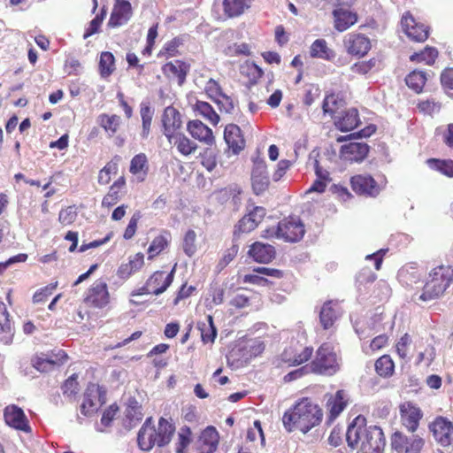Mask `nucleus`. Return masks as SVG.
Listing matches in <instances>:
<instances>
[{
    "mask_svg": "<svg viewBox=\"0 0 453 453\" xmlns=\"http://www.w3.org/2000/svg\"><path fill=\"white\" fill-rule=\"evenodd\" d=\"M346 441L352 449L359 444L362 453H384L386 445L382 429L375 425L366 426L362 416H357L348 426Z\"/></svg>",
    "mask_w": 453,
    "mask_h": 453,
    "instance_id": "f257e3e1",
    "label": "nucleus"
},
{
    "mask_svg": "<svg viewBox=\"0 0 453 453\" xmlns=\"http://www.w3.org/2000/svg\"><path fill=\"white\" fill-rule=\"evenodd\" d=\"M322 417V410L318 404L309 398H303L283 414L282 423L288 433L300 431L307 434L319 425Z\"/></svg>",
    "mask_w": 453,
    "mask_h": 453,
    "instance_id": "f03ea898",
    "label": "nucleus"
},
{
    "mask_svg": "<svg viewBox=\"0 0 453 453\" xmlns=\"http://www.w3.org/2000/svg\"><path fill=\"white\" fill-rule=\"evenodd\" d=\"M174 431V426L167 419L160 418L157 428H156L153 425V418L149 417L138 432V446L145 451L150 450L155 445L163 447L171 441Z\"/></svg>",
    "mask_w": 453,
    "mask_h": 453,
    "instance_id": "7ed1b4c3",
    "label": "nucleus"
},
{
    "mask_svg": "<svg viewBox=\"0 0 453 453\" xmlns=\"http://www.w3.org/2000/svg\"><path fill=\"white\" fill-rule=\"evenodd\" d=\"M453 282V267L450 265H439L429 273V279L426 282L423 293L419 299L430 301L439 297Z\"/></svg>",
    "mask_w": 453,
    "mask_h": 453,
    "instance_id": "20e7f679",
    "label": "nucleus"
},
{
    "mask_svg": "<svg viewBox=\"0 0 453 453\" xmlns=\"http://www.w3.org/2000/svg\"><path fill=\"white\" fill-rule=\"evenodd\" d=\"M304 226L301 219L296 217L284 219L278 223L276 227L265 230V237H276L286 242H296L304 235Z\"/></svg>",
    "mask_w": 453,
    "mask_h": 453,
    "instance_id": "39448f33",
    "label": "nucleus"
},
{
    "mask_svg": "<svg viewBox=\"0 0 453 453\" xmlns=\"http://www.w3.org/2000/svg\"><path fill=\"white\" fill-rule=\"evenodd\" d=\"M340 368L336 353L330 343H323L317 350L315 359L310 365L312 372L333 375Z\"/></svg>",
    "mask_w": 453,
    "mask_h": 453,
    "instance_id": "423d86ee",
    "label": "nucleus"
},
{
    "mask_svg": "<svg viewBox=\"0 0 453 453\" xmlns=\"http://www.w3.org/2000/svg\"><path fill=\"white\" fill-rule=\"evenodd\" d=\"M424 445L425 440L418 434L395 432L391 436V447L396 453H421Z\"/></svg>",
    "mask_w": 453,
    "mask_h": 453,
    "instance_id": "0eeeda50",
    "label": "nucleus"
},
{
    "mask_svg": "<svg viewBox=\"0 0 453 453\" xmlns=\"http://www.w3.org/2000/svg\"><path fill=\"white\" fill-rule=\"evenodd\" d=\"M84 302L95 308H104L110 303L107 284L103 280H96L88 289Z\"/></svg>",
    "mask_w": 453,
    "mask_h": 453,
    "instance_id": "6e6552de",
    "label": "nucleus"
},
{
    "mask_svg": "<svg viewBox=\"0 0 453 453\" xmlns=\"http://www.w3.org/2000/svg\"><path fill=\"white\" fill-rule=\"evenodd\" d=\"M435 441L442 447H448L453 441V424L446 418L437 417L429 425Z\"/></svg>",
    "mask_w": 453,
    "mask_h": 453,
    "instance_id": "1a4fd4ad",
    "label": "nucleus"
},
{
    "mask_svg": "<svg viewBox=\"0 0 453 453\" xmlns=\"http://www.w3.org/2000/svg\"><path fill=\"white\" fill-rule=\"evenodd\" d=\"M351 188L358 195L375 197L382 188L369 174H357L350 180Z\"/></svg>",
    "mask_w": 453,
    "mask_h": 453,
    "instance_id": "9d476101",
    "label": "nucleus"
},
{
    "mask_svg": "<svg viewBox=\"0 0 453 453\" xmlns=\"http://www.w3.org/2000/svg\"><path fill=\"white\" fill-rule=\"evenodd\" d=\"M163 133L170 143L182 126L180 113L173 106H167L162 114Z\"/></svg>",
    "mask_w": 453,
    "mask_h": 453,
    "instance_id": "9b49d317",
    "label": "nucleus"
},
{
    "mask_svg": "<svg viewBox=\"0 0 453 453\" xmlns=\"http://www.w3.org/2000/svg\"><path fill=\"white\" fill-rule=\"evenodd\" d=\"M4 418L6 424L13 428L24 432L30 431V426L23 410L17 405L6 406L4 411Z\"/></svg>",
    "mask_w": 453,
    "mask_h": 453,
    "instance_id": "f8f14e48",
    "label": "nucleus"
},
{
    "mask_svg": "<svg viewBox=\"0 0 453 453\" xmlns=\"http://www.w3.org/2000/svg\"><path fill=\"white\" fill-rule=\"evenodd\" d=\"M400 413L403 425L408 431L414 433L422 418L421 410L414 403L407 402L400 405Z\"/></svg>",
    "mask_w": 453,
    "mask_h": 453,
    "instance_id": "ddd939ff",
    "label": "nucleus"
},
{
    "mask_svg": "<svg viewBox=\"0 0 453 453\" xmlns=\"http://www.w3.org/2000/svg\"><path fill=\"white\" fill-rule=\"evenodd\" d=\"M344 45L349 54L357 57H364L371 49L370 40L360 34L348 35Z\"/></svg>",
    "mask_w": 453,
    "mask_h": 453,
    "instance_id": "4468645a",
    "label": "nucleus"
},
{
    "mask_svg": "<svg viewBox=\"0 0 453 453\" xmlns=\"http://www.w3.org/2000/svg\"><path fill=\"white\" fill-rule=\"evenodd\" d=\"M219 443V434L213 426L206 427L196 441L197 453H213Z\"/></svg>",
    "mask_w": 453,
    "mask_h": 453,
    "instance_id": "2eb2a0df",
    "label": "nucleus"
},
{
    "mask_svg": "<svg viewBox=\"0 0 453 453\" xmlns=\"http://www.w3.org/2000/svg\"><path fill=\"white\" fill-rule=\"evenodd\" d=\"M369 152V146L364 142H351L342 146L341 157L346 161L361 162Z\"/></svg>",
    "mask_w": 453,
    "mask_h": 453,
    "instance_id": "dca6fc26",
    "label": "nucleus"
},
{
    "mask_svg": "<svg viewBox=\"0 0 453 453\" xmlns=\"http://www.w3.org/2000/svg\"><path fill=\"white\" fill-rule=\"evenodd\" d=\"M251 180L252 188L257 195H260L267 189L270 181L266 173V165L264 160L254 162Z\"/></svg>",
    "mask_w": 453,
    "mask_h": 453,
    "instance_id": "f3484780",
    "label": "nucleus"
},
{
    "mask_svg": "<svg viewBox=\"0 0 453 453\" xmlns=\"http://www.w3.org/2000/svg\"><path fill=\"white\" fill-rule=\"evenodd\" d=\"M132 16L131 4L127 0H116L108 26L111 27H120L126 24Z\"/></svg>",
    "mask_w": 453,
    "mask_h": 453,
    "instance_id": "a211bd4d",
    "label": "nucleus"
},
{
    "mask_svg": "<svg viewBox=\"0 0 453 453\" xmlns=\"http://www.w3.org/2000/svg\"><path fill=\"white\" fill-rule=\"evenodd\" d=\"M402 26L405 34L416 42H424L428 37V28L423 24L416 23L411 15H404L402 19Z\"/></svg>",
    "mask_w": 453,
    "mask_h": 453,
    "instance_id": "6ab92c4d",
    "label": "nucleus"
},
{
    "mask_svg": "<svg viewBox=\"0 0 453 453\" xmlns=\"http://www.w3.org/2000/svg\"><path fill=\"white\" fill-rule=\"evenodd\" d=\"M187 129L193 138L206 145L211 146L215 142L212 130L198 119L189 121Z\"/></svg>",
    "mask_w": 453,
    "mask_h": 453,
    "instance_id": "aec40b11",
    "label": "nucleus"
},
{
    "mask_svg": "<svg viewBox=\"0 0 453 453\" xmlns=\"http://www.w3.org/2000/svg\"><path fill=\"white\" fill-rule=\"evenodd\" d=\"M224 139L234 154H238L245 147V140L241 128L235 124H228L226 126Z\"/></svg>",
    "mask_w": 453,
    "mask_h": 453,
    "instance_id": "412c9836",
    "label": "nucleus"
},
{
    "mask_svg": "<svg viewBox=\"0 0 453 453\" xmlns=\"http://www.w3.org/2000/svg\"><path fill=\"white\" fill-rule=\"evenodd\" d=\"M175 266L169 273L162 271L155 272L147 280L148 286L151 287L152 294L158 296L165 292L173 280Z\"/></svg>",
    "mask_w": 453,
    "mask_h": 453,
    "instance_id": "4be33fe9",
    "label": "nucleus"
},
{
    "mask_svg": "<svg viewBox=\"0 0 453 453\" xmlns=\"http://www.w3.org/2000/svg\"><path fill=\"white\" fill-rule=\"evenodd\" d=\"M265 216V209L256 206L250 211L238 223V230L242 233H249L254 230Z\"/></svg>",
    "mask_w": 453,
    "mask_h": 453,
    "instance_id": "5701e85b",
    "label": "nucleus"
},
{
    "mask_svg": "<svg viewBox=\"0 0 453 453\" xmlns=\"http://www.w3.org/2000/svg\"><path fill=\"white\" fill-rule=\"evenodd\" d=\"M66 358V354L59 350L55 358L45 354L35 356L32 359V365L39 372H45L50 371L56 365L63 364Z\"/></svg>",
    "mask_w": 453,
    "mask_h": 453,
    "instance_id": "b1692460",
    "label": "nucleus"
},
{
    "mask_svg": "<svg viewBox=\"0 0 453 453\" xmlns=\"http://www.w3.org/2000/svg\"><path fill=\"white\" fill-rule=\"evenodd\" d=\"M188 69L189 66L180 60L168 62L162 68L164 74L170 79L177 80L179 85L184 83Z\"/></svg>",
    "mask_w": 453,
    "mask_h": 453,
    "instance_id": "393cba45",
    "label": "nucleus"
},
{
    "mask_svg": "<svg viewBox=\"0 0 453 453\" xmlns=\"http://www.w3.org/2000/svg\"><path fill=\"white\" fill-rule=\"evenodd\" d=\"M341 316V310L338 303L328 301L323 304L319 312L320 324L324 329H329L334 326L335 320Z\"/></svg>",
    "mask_w": 453,
    "mask_h": 453,
    "instance_id": "a878e982",
    "label": "nucleus"
},
{
    "mask_svg": "<svg viewBox=\"0 0 453 453\" xmlns=\"http://www.w3.org/2000/svg\"><path fill=\"white\" fill-rule=\"evenodd\" d=\"M333 16L334 19V28L339 32L347 30L357 20V16L355 12L342 7L334 10Z\"/></svg>",
    "mask_w": 453,
    "mask_h": 453,
    "instance_id": "bb28decb",
    "label": "nucleus"
},
{
    "mask_svg": "<svg viewBox=\"0 0 453 453\" xmlns=\"http://www.w3.org/2000/svg\"><path fill=\"white\" fill-rule=\"evenodd\" d=\"M312 352L313 349L311 347H304L300 350L289 348L282 353L281 358L283 362L288 363L289 365H299L308 361Z\"/></svg>",
    "mask_w": 453,
    "mask_h": 453,
    "instance_id": "cd10ccee",
    "label": "nucleus"
},
{
    "mask_svg": "<svg viewBox=\"0 0 453 453\" xmlns=\"http://www.w3.org/2000/svg\"><path fill=\"white\" fill-rule=\"evenodd\" d=\"M249 254L255 261L266 264L274 258L275 250L270 244L257 242L251 245Z\"/></svg>",
    "mask_w": 453,
    "mask_h": 453,
    "instance_id": "c85d7f7f",
    "label": "nucleus"
},
{
    "mask_svg": "<svg viewBox=\"0 0 453 453\" xmlns=\"http://www.w3.org/2000/svg\"><path fill=\"white\" fill-rule=\"evenodd\" d=\"M358 111L355 108L348 109L335 117L334 124L342 132L353 130L359 123Z\"/></svg>",
    "mask_w": 453,
    "mask_h": 453,
    "instance_id": "c756f323",
    "label": "nucleus"
},
{
    "mask_svg": "<svg viewBox=\"0 0 453 453\" xmlns=\"http://www.w3.org/2000/svg\"><path fill=\"white\" fill-rule=\"evenodd\" d=\"M13 334L14 330L6 306L0 301V341L9 344L12 341Z\"/></svg>",
    "mask_w": 453,
    "mask_h": 453,
    "instance_id": "7c9ffc66",
    "label": "nucleus"
},
{
    "mask_svg": "<svg viewBox=\"0 0 453 453\" xmlns=\"http://www.w3.org/2000/svg\"><path fill=\"white\" fill-rule=\"evenodd\" d=\"M310 55L311 58L326 61H333L336 56L334 50L328 47L326 41L324 39H317L311 43Z\"/></svg>",
    "mask_w": 453,
    "mask_h": 453,
    "instance_id": "2f4dec72",
    "label": "nucleus"
},
{
    "mask_svg": "<svg viewBox=\"0 0 453 453\" xmlns=\"http://www.w3.org/2000/svg\"><path fill=\"white\" fill-rule=\"evenodd\" d=\"M121 118L119 115L100 114L97 117L98 125L104 129L109 137H112L121 125Z\"/></svg>",
    "mask_w": 453,
    "mask_h": 453,
    "instance_id": "473e14b6",
    "label": "nucleus"
},
{
    "mask_svg": "<svg viewBox=\"0 0 453 453\" xmlns=\"http://www.w3.org/2000/svg\"><path fill=\"white\" fill-rule=\"evenodd\" d=\"M250 7V0H224L223 11L228 18L242 15Z\"/></svg>",
    "mask_w": 453,
    "mask_h": 453,
    "instance_id": "72a5a7b5",
    "label": "nucleus"
},
{
    "mask_svg": "<svg viewBox=\"0 0 453 453\" xmlns=\"http://www.w3.org/2000/svg\"><path fill=\"white\" fill-rule=\"evenodd\" d=\"M172 143L176 146L178 151L183 156H188L194 153L197 149L196 142H192L186 135L179 133L175 134Z\"/></svg>",
    "mask_w": 453,
    "mask_h": 453,
    "instance_id": "f704fd0d",
    "label": "nucleus"
},
{
    "mask_svg": "<svg viewBox=\"0 0 453 453\" xmlns=\"http://www.w3.org/2000/svg\"><path fill=\"white\" fill-rule=\"evenodd\" d=\"M346 394L343 390H338L334 396H331L327 401V407L332 418H336L346 407Z\"/></svg>",
    "mask_w": 453,
    "mask_h": 453,
    "instance_id": "c9c22d12",
    "label": "nucleus"
},
{
    "mask_svg": "<svg viewBox=\"0 0 453 453\" xmlns=\"http://www.w3.org/2000/svg\"><path fill=\"white\" fill-rule=\"evenodd\" d=\"M198 329L203 343H213L217 336V328L213 324L211 315L207 316V323H198Z\"/></svg>",
    "mask_w": 453,
    "mask_h": 453,
    "instance_id": "e433bc0d",
    "label": "nucleus"
},
{
    "mask_svg": "<svg viewBox=\"0 0 453 453\" xmlns=\"http://www.w3.org/2000/svg\"><path fill=\"white\" fill-rule=\"evenodd\" d=\"M140 114L142 118V138L146 139L150 132V126L154 114V110L147 104H141Z\"/></svg>",
    "mask_w": 453,
    "mask_h": 453,
    "instance_id": "4c0bfd02",
    "label": "nucleus"
},
{
    "mask_svg": "<svg viewBox=\"0 0 453 453\" xmlns=\"http://www.w3.org/2000/svg\"><path fill=\"white\" fill-rule=\"evenodd\" d=\"M195 110L199 115L203 117L212 125H217L219 121V116L214 111L211 104L206 102L197 101L195 105Z\"/></svg>",
    "mask_w": 453,
    "mask_h": 453,
    "instance_id": "58836bf2",
    "label": "nucleus"
},
{
    "mask_svg": "<svg viewBox=\"0 0 453 453\" xmlns=\"http://www.w3.org/2000/svg\"><path fill=\"white\" fill-rule=\"evenodd\" d=\"M426 81V74L423 71L415 70L411 72L406 78L405 82L407 86L419 93L422 91V88Z\"/></svg>",
    "mask_w": 453,
    "mask_h": 453,
    "instance_id": "ea45409f",
    "label": "nucleus"
},
{
    "mask_svg": "<svg viewBox=\"0 0 453 453\" xmlns=\"http://www.w3.org/2000/svg\"><path fill=\"white\" fill-rule=\"evenodd\" d=\"M115 70V58L112 53L104 51L101 53L99 71L103 78L110 76Z\"/></svg>",
    "mask_w": 453,
    "mask_h": 453,
    "instance_id": "a19ab883",
    "label": "nucleus"
},
{
    "mask_svg": "<svg viewBox=\"0 0 453 453\" xmlns=\"http://www.w3.org/2000/svg\"><path fill=\"white\" fill-rule=\"evenodd\" d=\"M427 163L431 168H434L442 174L448 177H453V161L450 159L448 160H440V159H428Z\"/></svg>",
    "mask_w": 453,
    "mask_h": 453,
    "instance_id": "79ce46f5",
    "label": "nucleus"
},
{
    "mask_svg": "<svg viewBox=\"0 0 453 453\" xmlns=\"http://www.w3.org/2000/svg\"><path fill=\"white\" fill-rule=\"evenodd\" d=\"M377 373L383 377L390 376L394 371V363L389 356H382L375 362Z\"/></svg>",
    "mask_w": 453,
    "mask_h": 453,
    "instance_id": "37998d69",
    "label": "nucleus"
},
{
    "mask_svg": "<svg viewBox=\"0 0 453 453\" xmlns=\"http://www.w3.org/2000/svg\"><path fill=\"white\" fill-rule=\"evenodd\" d=\"M437 56L438 51L436 49L426 47L423 51L411 55L410 59L411 61L425 62L426 65H433Z\"/></svg>",
    "mask_w": 453,
    "mask_h": 453,
    "instance_id": "c03bdc74",
    "label": "nucleus"
},
{
    "mask_svg": "<svg viewBox=\"0 0 453 453\" xmlns=\"http://www.w3.org/2000/svg\"><path fill=\"white\" fill-rule=\"evenodd\" d=\"M196 234L194 230H188L184 236L182 248L184 253L191 257L196 252Z\"/></svg>",
    "mask_w": 453,
    "mask_h": 453,
    "instance_id": "a18cd8bd",
    "label": "nucleus"
},
{
    "mask_svg": "<svg viewBox=\"0 0 453 453\" xmlns=\"http://www.w3.org/2000/svg\"><path fill=\"white\" fill-rule=\"evenodd\" d=\"M130 172L133 174H138L140 173H143L146 174L147 172V157L143 153H140L135 155L130 163Z\"/></svg>",
    "mask_w": 453,
    "mask_h": 453,
    "instance_id": "49530a36",
    "label": "nucleus"
},
{
    "mask_svg": "<svg viewBox=\"0 0 453 453\" xmlns=\"http://www.w3.org/2000/svg\"><path fill=\"white\" fill-rule=\"evenodd\" d=\"M118 171V164L115 162H109L106 165L100 170L98 174V183L106 185L111 181V175L116 174Z\"/></svg>",
    "mask_w": 453,
    "mask_h": 453,
    "instance_id": "de8ad7c7",
    "label": "nucleus"
},
{
    "mask_svg": "<svg viewBox=\"0 0 453 453\" xmlns=\"http://www.w3.org/2000/svg\"><path fill=\"white\" fill-rule=\"evenodd\" d=\"M168 241L167 238L164 235L157 236L152 242L150 243L148 253L149 258L151 259L155 256L158 255L161 251L165 250L167 246Z\"/></svg>",
    "mask_w": 453,
    "mask_h": 453,
    "instance_id": "09e8293b",
    "label": "nucleus"
},
{
    "mask_svg": "<svg viewBox=\"0 0 453 453\" xmlns=\"http://www.w3.org/2000/svg\"><path fill=\"white\" fill-rule=\"evenodd\" d=\"M133 403H134V406L127 404L125 411L126 418L129 420L130 426H133V422L136 423L142 418V407L136 400H134Z\"/></svg>",
    "mask_w": 453,
    "mask_h": 453,
    "instance_id": "8fccbe9b",
    "label": "nucleus"
},
{
    "mask_svg": "<svg viewBox=\"0 0 453 453\" xmlns=\"http://www.w3.org/2000/svg\"><path fill=\"white\" fill-rule=\"evenodd\" d=\"M411 345V338L408 334H404L397 342L395 349L398 356L404 359L408 357L409 350Z\"/></svg>",
    "mask_w": 453,
    "mask_h": 453,
    "instance_id": "3c124183",
    "label": "nucleus"
},
{
    "mask_svg": "<svg viewBox=\"0 0 453 453\" xmlns=\"http://www.w3.org/2000/svg\"><path fill=\"white\" fill-rule=\"evenodd\" d=\"M78 376L73 374L69 377L62 386L63 394L67 397H73L79 392Z\"/></svg>",
    "mask_w": 453,
    "mask_h": 453,
    "instance_id": "603ef678",
    "label": "nucleus"
},
{
    "mask_svg": "<svg viewBox=\"0 0 453 453\" xmlns=\"http://www.w3.org/2000/svg\"><path fill=\"white\" fill-rule=\"evenodd\" d=\"M76 218V210L72 206L61 210L58 214V221L64 226L71 225L75 221Z\"/></svg>",
    "mask_w": 453,
    "mask_h": 453,
    "instance_id": "864d4df0",
    "label": "nucleus"
},
{
    "mask_svg": "<svg viewBox=\"0 0 453 453\" xmlns=\"http://www.w3.org/2000/svg\"><path fill=\"white\" fill-rule=\"evenodd\" d=\"M97 410V403L96 401H93L90 397V395L86 393L83 397V402L81 405V411L85 416H89L93 414Z\"/></svg>",
    "mask_w": 453,
    "mask_h": 453,
    "instance_id": "5fc2aeb1",
    "label": "nucleus"
},
{
    "mask_svg": "<svg viewBox=\"0 0 453 453\" xmlns=\"http://www.w3.org/2000/svg\"><path fill=\"white\" fill-rule=\"evenodd\" d=\"M104 15H105V12L103 11L100 15H96L90 21L88 27L86 29V32L83 35L84 39L88 38L89 36H91L92 35L96 34L98 31V29L104 20Z\"/></svg>",
    "mask_w": 453,
    "mask_h": 453,
    "instance_id": "6e6d98bb",
    "label": "nucleus"
},
{
    "mask_svg": "<svg viewBox=\"0 0 453 453\" xmlns=\"http://www.w3.org/2000/svg\"><path fill=\"white\" fill-rule=\"evenodd\" d=\"M205 91L207 93V95L211 98L213 99L214 101L218 98V97H220L222 95H223V92H222V89L220 88V86L219 85V83L213 80V79H210L206 85H205Z\"/></svg>",
    "mask_w": 453,
    "mask_h": 453,
    "instance_id": "4d7b16f0",
    "label": "nucleus"
},
{
    "mask_svg": "<svg viewBox=\"0 0 453 453\" xmlns=\"http://www.w3.org/2000/svg\"><path fill=\"white\" fill-rule=\"evenodd\" d=\"M141 217L142 216L140 211H136L133 214L124 233V238L126 240H129L134 235L137 227V223Z\"/></svg>",
    "mask_w": 453,
    "mask_h": 453,
    "instance_id": "13d9d810",
    "label": "nucleus"
},
{
    "mask_svg": "<svg viewBox=\"0 0 453 453\" xmlns=\"http://www.w3.org/2000/svg\"><path fill=\"white\" fill-rule=\"evenodd\" d=\"M418 108L426 114L432 115L439 112L441 104L434 100H426L418 104Z\"/></svg>",
    "mask_w": 453,
    "mask_h": 453,
    "instance_id": "bf43d9fd",
    "label": "nucleus"
},
{
    "mask_svg": "<svg viewBox=\"0 0 453 453\" xmlns=\"http://www.w3.org/2000/svg\"><path fill=\"white\" fill-rule=\"evenodd\" d=\"M250 298L242 293H236L231 298L229 304L237 308L242 309L250 305Z\"/></svg>",
    "mask_w": 453,
    "mask_h": 453,
    "instance_id": "052dcab7",
    "label": "nucleus"
},
{
    "mask_svg": "<svg viewBox=\"0 0 453 453\" xmlns=\"http://www.w3.org/2000/svg\"><path fill=\"white\" fill-rule=\"evenodd\" d=\"M215 102L218 104L221 111H225L227 113L232 112L234 108V102L233 98L224 93L220 97H218Z\"/></svg>",
    "mask_w": 453,
    "mask_h": 453,
    "instance_id": "680f3d73",
    "label": "nucleus"
},
{
    "mask_svg": "<svg viewBox=\"0 0 453 453\" xmlns=\"http://www.w3.org/2000/svg\"><path fill=\"white\" fill-rule=\"evenodd\" d=\"M376 128L374 126H368L366 127L365 128L360 130L359 132L357 133H353L349 135H347V136H340L337 141L338 142H344V141H347L348 139H350V138H353V137H357V138H363V137H369L371 136L374 132H375Z\"/></svg>",
    "mask_w": 453,
    "mask_h": 453,
    "instance_id": "e2e57ef3",
    "label": "nucleus"
},
{
    "mask_svg": "<svg viewBox=\"0 0 453 453\" xmlns=\"http://www.w3.org/2000/svg\"><path fill=\"white\" fill-rule=\"evenodd\" d=\"M119 192L120 191L119 189H113V188L111 186L109 192L103 198V206L111 207L117 203L119 200Z\"/></svg>",
    "mask_w": 453,
    "mask_h": 453,
    "instance_id": "0e129e2a",
    "label": "nucleus"
},
{
    "mask_svg": "<svg viewBox=\"0 0 453 453\" xmlns=\"http://www.w3.org/2000/svg\"><path fill=\"white\" fill-rule=\"evenodd\" d=\"M56 287L57 283L47 286L44 288L41 289L40 291H37L33 296L34 303L44 302L46 298L52 294V291L55 289Z\"/></svg>",
    "mask_w": 453,
    "mask_h": 453,
    "instance_id": "69168bd1",
    "label": "nucleus"
},
{
    "mask_svg": "<svg viewBox=\"0 0 453 453\" xmlns=\"http://www.w3.org/2000/svg\"><path fill=\"white\" fill-rule=\"evenodd\" d=\"M238 253V246L232 245L229 249H227L219 263V265L221 267L226 266L233 259L236 257Z\"/></svg>",
    "mask_w": 453,
    "mask_h": 453,
    "instance_id": "338daca9",
    "label": "nucleus"
},
{
    "mask_svg": "<svg viewBox=\"0 0 453 453\" xmlns=\"http://www.w3.org/2000/svg\"><path fill=\"white\" fill-rule=\"evenodd\" d=\"M441 81L444 88L453 89V68H448L442 72Z\"/></svg>",
    "mask_w": 453,
    "mask_h": 453,
    "instance_id": "774afa93",
    "label": "nucleus"
}]
</instances>
